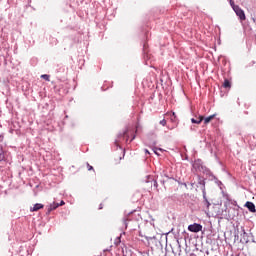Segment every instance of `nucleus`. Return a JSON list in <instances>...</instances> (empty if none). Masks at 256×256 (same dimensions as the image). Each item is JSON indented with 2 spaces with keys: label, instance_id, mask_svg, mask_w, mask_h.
<instances>
[{
  "label": "nucleus",
  "instance_id": "obj_1",
  "mask_svg": "<svg viewBox=\"0 0 256 256\" xmlns=\"http://www.w3.org/2000/svg\"><path fill=\"white\" fill-rule=\"evenodd\" d=\"M233 11L236 13L237 17H239L241 21H245V19H247V17L245 16V11H243L241 7L234 6Z\"/></svg>",
  "mask_w": 256,
  "mask_h": 256
},
{
  "label": "nucleus",
  "instance_id": "obj_2",
  "mask_svg": "<svg viewBox=\"0 0 256 256\" xmlns=\"http://www.w3.org/2000/svg\"><path fill=\"white\" fill-rule=\"evenodd\" d=\"M188 231L191 233H199L200 231H203V226L201 224H191L188 226Z\"/></svg>",
  "mask_w": 256,
  "mask_h": 256
},
{
  "label": "nucleus",
  "instance_id": "obj_3",
  "mask_svg": "<svg viewBox=\"0 0 256 256\" xmlns=\"http://www.w3.org/2000/svg\"><path fill=\"white\" fill-rule=\"evenodd\" d=\"M245 207H247L250 213H256L255 204H253V202H250V201L246 202Z\"/></svg>",
  "mask_w": 256,
  "mask_h": 256
},
{
  "label": "nucleus",
  "instance_id": "obj_4",
  "mask_svg": "<svg viewBox=\"0 0 256 256\" xmlns=\"http://www.w3.org/2000/svg\"><path fill=\"white\" fill-rule=\"evenodd\" d=\"M205 119L203 116H199L198 118H192L191 123H195L196 125H201V122Z\"/></svg>",
  "mask_w": 256,
  "mask_h": 256
},
{
  "label": "nucleus",
  "instance_id": "obj_5",
  "mask_svg": "<svg viewBox=\"0 0 256 256\" xmlns=\"http://www.w3.org/2000/svg\"><path fill=\"white\" fill-rule=\"evenodd\" d=\"M43 207H44L43 204L37 203L32 208H30V211L31 212L39 211V209H43Z\"/></svg>",
  "mask_w": 256,
  "mask_h": 256
},
{
  "label": "nucleus",
  "instance_id": "obj_6",
  "mask_svg": "<svg viewBox=\"0 0 256 256\" xmlns=\"http://www.w3.org/2000/svg\"><path fill=\"white\" fill-rule=\"evenodd\" d=\"M59 207V203H52L50 204V206L48 207V213H51V211H55V209H57Z\"/></svg>",
  "mask_w": 256,
  "mask_h": 256
},
{
  "label": "nucleus",
  "instance_id": "obj_7",
  "mask_svg": "<svg viewBox=\"0 0 256 256\" xmlns=\"http://www.w3.org/2000/svg\"><path fill=\"white\" fill-rule=\"evenodd\" d=\"M213 119H215V114L206 117L204 119V124L207 125L208 123H211V121H213Z\"/></svg>",
  "mask_w": 256,
  "mask_h": 256
},
{
  "label": "nucleus",
  "instance_id": "obj_8",
  "mask_svg": "<svg viewBox=\"0 0 256 256\" xmlns=\"http://www.w3.org/2000/svg\"><path fill=\"white\" fill-rule=\"evenodd\" d=\"M170 121L172 123H177V115L175 114V112H172L170 115Z\"/></svg>",
  "mask_w": 256,
  "mask_h": 256
},
{
  "label": "nucleus",
  "instance_id": "obj_9",
  "mask_svg": "<svg viewBox=\"0 0 256 256\" xmlns=\"http://www.w3.org/2000/svg\"><path fill=\"white\" fill-rule=\"evenodd\" d=\"M223 87L225 89H230L231 88V82H229V80H224V83H223Z\"/></svg>",
  "mask_w": 256,
  "mask_h": 256
},
{
  "label": "nucleus",
  "instance_id": "obj_10",
  "mask_svg": "<svg viewBox=\"0 0 256 256\" xmlns=\"http://www.w3.org/2000/svg\"><path fill=\"white\" fill-rule=\"evenodd\" d=\"M3 159H5V155H3V147L0 146V162L3 161Z\"/></svg>",
  "mask_w": 256,
  "mask_h": 256
},
{
  "label": "nucleus",
  "instance_id": "obj_11",
  "mask_svg": "<svg viewBox=\"0 0 256 256\" xmlns=\"http://www.w3.org/2000/svg\"><path fill=\"white\" fill-rule=\"evenodd\" d=\"M230 5L232 9H235V7H238V5H235V2L233 0H230Z\"/></svg>",
  "mask_w": 256,
  "mask_h": 256
},
{
  "label": "nucleus",
  "instance_id": "obj_12",
  "mask_svg": "<svg viewBox=\"0 0 256 256\" xmlns=\"http://www.w3.org/2000/svg\"><path fill=\"white\" fill-rule=\"evenodd\" d=\"M41 78H42V79H45V81H49V75H47V74H43V75L41 76Z\"/></svg>",
  "mask_w": 256,
  "mask_h": 256
},
{
  "label": "nucleus",
  "instance_id": "obj_13",
  "mask_svg": "<svg viewBox=\"0 0 256 256\" xmlns=\"http://www.w3.org/2000/svg\"><path fill=\"white\" fill-rule=\"evenodd\" d=\"M160 125H162L163 127H165V125H167V120L163 119L160 121Z\"/></svg>",
  "mask_w": 256,
  "mask_h": 256
},
{
  "label": "nucleus",
  "instance_id": "obj_14",
  "mask_svg": "<svg viewBox=\"0 0 256 256\" xmlns=\"http://www.w3.org/2000/svg\"><path fill=\"white\" fill-rule=\"evenodd\" d=\"M153 185H154L155 189H157V187H159V184L157 183V180H153Z\"/></svg>",
  "mask_w": 256,
  "mask_h": 256
},
{
  "label": "nucleus",
  "instance_id": "obj_15",
  "mask_svg": "<svg viewBox=\"0 0 256 256\" xmlns=\"http://www.w3.org/2000/svg\"><path fill=\"white\" fill-rule=\"evenodd\" d=\"M88 171H93V166H91L89 163H87Z\"/></svg>",
  "mask_w": 256,
  "mask_h": 256
},
{
  "label": "nucleus",
  "instance_id": "obj_16",
  "mask_svg": "<svg viewBox=\"0 0 256 256\" xmlns=\"http://www.w3.org/2000/svg\"><path fill=\"white\" fill-rule=\"evenodd\" d=\"M62 205H65V201H61L60 204H59V207H62Z\"/></svg>",
  "mask_w": 256,
  "mask_h": 256
},
{
  "label": "nucleus",
  "instance_id": "obj_17",
  "mask_svg": "<svg viewBox=\"0 0 256 256\" xmlns=\"http://www.w3.org/2000/svg\"><path fill=\"white\" fill-rule=\"evenodd\" d=\"M145 153H148V154H149V150L146 149V150H145Z\"/></svg>",
  "mask_w": 256,
  "mask_h": 256
}]
</instances>
